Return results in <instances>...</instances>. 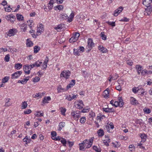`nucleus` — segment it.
Returning <instances> with one entry per match:
<instances>
[{"label": "nucleus", "mask_w": 152, "mask_h": 152, "mask_svg": "<svg viewBox=\"0 0 152 152\" xmlns=\"http://www.w3.org/2000/svg\"><path fill=\"white\" fill-rule=\"evenodd\" d=\"M74 14L73 12H72L69 16L68 17L66 14L62 13L61 14L60 17L62 19H67V21L68 22H72L74 17Z\"/></svg>", "instance_id": "obj_1"}, {"label": "nucleus", "mask_w": 152, "mask_h": 152, "mask_svg": "<svg viewBox=\"0 0 152 152\" xmlns=\"http://www.w3.org/2000/svg\"><path fill=\"white\" fill-rule=\"evenodd\" d=\"M94 138V137H92L89 140L86 139L83 142L86 148H88L91 147L93 143Z\"/></svg>", "instance_id": "obj_2"}, {"label": "nucleus", "mask_w": 152, "mask_h": 152, "mask_svg": "<svg viewBox=\"0 0 152 152\" xmlns=\"http://www.w3.org/2000/svg\"><path fill=\"white\" fill-rule=\"evenodd\" d=\"M71 73L68 70H64L60 74V78H64L66 79H68Z\"/></svg>", "instance_id": "obj_3"}, {"label": "nucleus", "mask_w": 152, "mask_h": 152, "mask_svg": "<svg viewBox=\"0 0 152 152\" xmlns=\"http://www.w3.org/2000/svg\"><path fill=\"white\" fill-rule=\"evenodd\" d=\"M37 33L35 34H34L35 37L40 35L44 31V26L42 24H38L37 26Z\"/></svg>", "instance_id": "obj_4"}, {"label": "nucleus", "mask_w": 152, "mask_h": 152, "mask_svg": "<svg viewBox=\"0 0 152 152\" xmlns=\"http://www.w3.org/2000/svg\"><path fill=\"white\" fill-rule=\"evenodd\" d=\"M80 36V34L79 33L75 32V34L69 39V42H76Z\"/></svg>", "instance_id": "obj_5"}, {"label": "nucleus", "mask_w": 152, "mask_h": 152, "mask_svg": "<svg viewBox=\"0 0 152 152\" xmlns=\"http://www.w3.org/2000/svg\"><path fill=\"white\" fill-rule=\"evenodd\" d=\"M80 113L79 111H73L71 112V115L75 119L77 120L80 117Z\"/></svg>", "instance_id": "obj_6"}, {"label": "nucleus", "mask_w": 152, "mask_h": 152, "mask_svg": "<svg viewBox=\"0 0 152 152\" xmlns=\"http://www.w3.org/2000/svg\"><path fill=\"white\" fill-rule=\"evenodd\" d=\"M17 32V30L15 28L11 29L7 32V35L9 37H11L14 35Z\"/></svg>", "instance_id": "obj_7"}, {"label": "nucleus", "mask_w": 152, "mask_h": 152, "mask_svg": "<svg viewBox=\"0 0 152 152\" xmlns=\"http://www.w3.org/2000/svg\"><path fill=\"white\" fill-rule=\"evenodd\" d=\"M75 107L79 109H81L83 108L84 106L83 102L82 100L77 101V103L75 105Z\"/></svg>", "instance_id": "obj_8"}, {"label": "nucleus", "mask_w": 152, "mask_h": 152, "mask_svg": "<svg viewBox=\"0 0 152 152\" xmlns=\"http://www.w3.org/2000/svg\"><path fill=\"white\" fill-rule=\"evenodd\" d=\"M22 73L21 71H18L11 75L12 79H15L19 77Z\"/></svg>", "instance_id": "obj_9"}, {"label": "nucleus", "mask_w": 152, "mask_h": 152, "mask_svg": "<svg viewBox=\"0 0 152 152\" xmlns=\"http://www.w3.org/2000/svg\"><path fill=\"white\" fill-rule=\"evenodd\" d=\"M23 70L25 73L29 74L30 73L31 68L29 65H26L23 66Z\"/></svg>", "instance_id": "obj_10"}, {"label": "nucleus", "mask_w": 152, "mask_h": 152, "mask_svg": "<svg viewBox=\"0 0 152 152\" xmlns=\"http://www.w3.org/2000/svg\"><path fill=\"white\" fill-rule=\"evenodd\" d=\"M123 9L122 7H120L118 9L114 11V15L115 16H117L118 14L122 12Z\"/></svg>", "instance_id": "obj_11"}, {"label": "nucleus", "mask_w": 152, "mask_h": 152, "mask_svg": "<svg viewBox=\"0 0 152 152\" xmlns=\"http://www.w3.org/2000/svg\"><path fill=\"white\" fill-rule=\"evenodd\" d=\"M139 135L141 139V142H144L147 137V135L144 133H140Z\"/></svg>", "instance_id": "obj_12"}, {"label": "nucleus", "mask_w": 152, "mask_h": 152, "mask_svg": "<svg viewBox=\"0 0 152 152\" xmlns=\"http://www.w3.org/2000/svg\"><path fill=\"white\" fill-rule=\"evenodd\" d=\"M143 4L146 7L151 6V4L152 2L151 0H143Z\"/></svg>", "instance_id": "obj_13"}, {"label": "nucleus", "mask_w": 152, "mask_h": 152, "mask_svg": "<svg viewBox=\"0 0 152 152\" xmlns=\"http://www.w3.org/2000/svg\"><path fill=\"white\" fill-rule=\"evenodd\" d=\"M130 101L132 105H137L138 104V101L133 97L130 98Z\"/></svg>", "instance_id": "obj_14"}, {"label": "nucleus", "mask_w": 152, "mask_h": 152, "mask_svg": "<svg viewBox=\"0 0 152 152\" xmlns=\"http://www.w3.org/2000/svg\"><path fill=\"white\" fill-rule=\"evenodd\" d=\"M87 42L88 47L92 48L93 47L94 45V44L92 40L91 39H88Z\"/></svg>", "instance_id": "obj_15"}, {"label": "nucleus", "mask_w": 152, "mask_h": 152, "mask_svg": "<svg viewBox=\"0 0 152 152\" xmlns=\"http://www.w3.org/2000/svg\"><path fill=\"white\" fill-rule=\"evenodd\" d=\"M103 110L106 113H112L114 111V109L113 108H103Z\"/></svg>", "instance_id": "obj_16"}, {"label": "nucleus", "mask_w": 152, "mask_h": 152, "mask_svg": "<svg viewBox=\"0 0 152 152\" xmlns=\"http://www.w3.org/2000/svg\"><path fill=\"white\" fill-rule=\"evenodd\" d=\"M98 49L102 53H106L107 50L106 48L101 45H100L99 46Z\"/></svg>", "instance_id": "obj_17"}, {"label": "nucleus", "mask_w": 152, "mask_h": 152, "mask_svg": "<svg viewBox=\"0 0 152 152\" xmlns=\"http://www.w3.org/2000/svg\"><path fill=\"white\" fill-rule=\"evenodd\" d=\"M75 83V80H71V82L68 84L67 86V89H68L69 88L71 87L72 86H74Z\"/></svg>", "instance_id": "obj_18"}, {"label": "nucleus", "mask_w": 152, "mask_h": 152, "mask_svg": "<svg viewBox=\"0 0 152 152\" xmlns=\"http://www.w3.org/2000/svg\"><path fill=\"white\" fill-rule=\"evenodd\" d=\"M109 91L108 90L106 89L105 90L103 94V96L105 98H107L109 96Z\"/></svg>", "instance_id": "obj_19"}, {"label": "nucleus", "mask_w": 152, "mask_h": 152, "mask_svg": "<svg viewBox=\"0 0 152 152\" xmlns=\"http://www.w3.org/2000/svg\"><path fill=\"white\" fill-rule=\"evenodd\" d=\"M50 100L51 98L50 96L45 97L43 99L42 103L44 104L48 103V101H50Z\"/></svg>", "instance_id": "obj_20"}, {"label": "nucleus", "mask_w": 152, "mask_h": 152, "mask_svg": "<svg viewBox=\"0 0 152 152\" xmlns=\"http://www.w3.org/2000/svg\"><path fill=\"white\" fill-rule=\"evenodd\" d=\"M31 141V139L29 137L27 136H26L23 139V141L24 142L26 143V144H27L28 143H30Z\"/></svg>", "instance_id": "obj_21"}, {"label": "nucleus", "mask_w": 152, "mask_h": 152, "mask_svg": "<svg viewBox=\"0 0 152 152\" xmlns=\"http://www.w3.org/2000/svg\"><path fill=\"white\" fill-rule=\"evenodd\" d=\"M136 68L137 71V73L138 75H140L141 72V71L142 70V66L138 65H136Z\"/></svg>", "instance_id": "obj_22"}, {"label": "nucleus", "mask_w": 152, "mask_h": 152, "mask_svg": "<svg viewBox=\"0 0 152 152\" xmlns=\"http://www.w3.org/2000/svg\"><path fill=\"white\" fill-rule=\"evenodd\" d=\"M145 10L146 13H147L148 15H149L151 14L152 11L151 7V6L147 7Z\"/></svg>", "instance_id": "obj_23"}, {"label": "nucleus", "mask_w": 152, "mask_h": 152, "mask_svg": "<svg viewBox=\"0 0 152 152\" xmlns=\"http://www.w3.org/2000/svg\"><path fill=\"white\" fill-rule=\"evenodd\" d=\"M98 135L99 137H102L104 134V133L103 130L102 129H100L97 132Z\"/></svg>", "instance_id": "obj_24"}, {"label": "nucleus", "mask_w": 152, "mask_h": 152, "mask_svg": "<svg viewBox=\"0 0 152 152\" xmlns=\"http://www.w3.org/2000/svg\"><path fill=\"white\" fill-rule=\"evenodd\" d=\"M62 25L61 24L58 25L56 27L54 28V29L60 32L63 28Z\"/></svg>", "instance_id": "obj_25"}, {"label": "nucleus", "mask_w": 152, "mask_h": 152, "mask_svg": "<svg viewBox=\"0 0 152 152\" xmlns=\"http://www.w3.org/2000/svg\"><path fill=\"white\" fill-rule=\"evenodd\" d=\"M33 43L29 39H28L26 41V45L28 47H31L33 45Z\"/></svg>", "instance_id": "obj_26"}, {"label": "nucleus", "mask_w": 152, "mask_h": 152, "mask_svg": "<svg viewBox=\"0 0 152 152\" xmlns=\"http://www.w3.org/2000/svg\"><path fill=\"white\" fill-rule=\"evenodd\" d=\"M27 28L26 24L23 23L21 25L20 28L22 31H25L26 30Z\"/></svg>", "instance_id": "obj_27"}, {"label": "nucleus", "mask_w": 152, "mask_h": 152, "mask_svg": "<svg viewBox=\"0 0 152 152\" xmlns=\"http://www.w3.org/2000/svg\"><path fill=\"white\" fill-rule=\"evenodd\" d=\"M16 17L18 20L19 21H22L23 19V17L21 15L19 14H17L16 15Z\"/></svg>", "instance_id": "obj_28"}, {"label": "nucleus", "mask_w": 152, "mask_h": 152, "mask_svg": "<svg viewBox=\"0 0 152 152\" xmlns=\"http://www.w3.org/2000/svg\"><path fill=\"white\" fill-rule=\"evenodd\" d=\"M28 25L29 26L31 29L32 28L33 25H34L32 20H29L27 21Z\"/></svg>", "instance_id": "obj_29"}, {"label": "nucleus", "mask_w": 152, "mask_h": 152, "mask_svg": "<svg viewBox=\"0 0 152 152\" xmlns=\"http://www.w3.org/2000/svg\"><path fill=\"white\" fill-rule=\"evenodd\" d=\"M118 102L120 104V107H122L124 104V102L121 97H119L118 98Z\"/></svg>", "instance_id": "obj_30"}, {"label": "nucleus", "mask_w": 152, "mask_h": 152, "mask_svg": "<svg viewBox=\"0 0 152 152\" xmlns=\"http://www.w3.org/2000/svg\"><path fill=\"white\" fill-rule=\"evenodd\" d=\"M100 35L103 40H105L106 39L107 36L104 34V32H102L100 34Z\"/></svg>", "instance_id": "obj_31"}, {"label": "nucleus", "mask_w": 152, "mask_h": 152, "mask_svg": "<svg viewBox=\"0 0 152 152\" xmlns=\"http://www.w3.org/2000/svg\"><path fill=\"white\" fill-rule=\"evenodd\" d=\"M40 47L38 46H35L34 48V53H37L40 50Z\"/></svg>", "instance_id": "obj_32"}, {"label": "nucleus", "mask_w": 152, "mask_h": 152, "mask_svg": "<svg viewBox=\"0 0 152 152\" xmlns=\"http://www.w3.org/2000/svg\"><path fill=\"white\" fill-rule=\"evenodd\" d=\"M79 145L80 146L79 149L80 150L83 151L85 150V146L84 144L83 143V142L79 143Z\"/></svg>", "instance_id": "obj_33"}, {"label": "nucleus", "mask_w": 152, "mask_h": 152, "mask_svg": "<svg viewBox=\"0 0 152 152\" xmlns=\"http://www.w3.org/2000/svg\"><path fill=\"white\" fill-rule=\"evenodd\" d=\"M22 66V65L21 64L18 63L16 64L15 65V68L17 69H20Z\"/></svg>", "instance_id": "obj_34"}, {"label": "nucleus", "mask_w": 152, "mask_h": 152, "mask_svg": "<svg viewBox=\"0 0 152 152\" xmlns=\"http://www.w3.org/2000/svg\"><path fill=\"white\" fill-rule=\"evenodd\" d=\"M65 123L64 122H61L59 124V129L60 131L62 128L65 126Z\"/></svg>", "instance_id": "obj_35"}, {"label": "nucleus", "mask_w": 152, "mask_h": 152, "mask_svg": "<svg viewBox=\"0 0 152 152\" xmlns=\"http://www.w3.org/2000/svg\"><path fill=\"white\" fill-rule=\"evenodd\" d=\"M35 115L37 117H41L43 115V113H41L40 111H37L35 113Z\"/></svg>", "instance_id": "obj_36"}, {"label": "nucleus", "mask_w": 152, "mask_h": 152, "mask_svg": "<svg viewBox=\"0 0 152 152\" xmlns=\"http://www.w3.org/2000/svg\"><path fill=\"white\" fill-rule=\"evenodd\" d=\"M137 88L136 87H133L132 88V91L133 92H134V93H136L137 92H138L139 93H140V92H139L140 91V88H138L137 89Z\"/></svg>", "instance_id": "obj_37"}, {"label": "nucleus", "mask_w": 152, "mask_h": 152, "mask_svg": "<svg viewBox=\"0 0 152 152\" xmlns=\"http://www.w3.org/2000/svg\"><path fill=\"white\" fill-rule=\"evenodd\" d=\"M82 75L84 77H88L89 76L88 73L86 71H82Z\"/></svg>", "instance_id": "obj_38"}, {"label": "nucleus", "mask_w": 152, "mask_h": 152, "mask_svg": "<svg viewBox=\"0 0 152 152\" xmlns=\"http://www.w3.org/2000/svg\"><path fill=\"white\" fill-rule=\"evenodd\" d=\"M60 109L61 110V114L64 115H65V113L66 110V109L62 107H61Z\"/></svg>", "instance_id": "obj_39"}, {"label": "nucleus", "mask_w": 152, "mask_h": 152, "mask_svg": "<svg viewBox=\"0 0 152 152\" xmlns=\"http://www.w3.org/2000/svg\"><path fill=\"white\" fill-rule=\"evenodd\" d=\"M27 104L26 102H23L22 103V109H25L27 107Z\"/></svg>", "instance_id": "obj_40"}, {"label": "nucleus", "mask_w": 152, "mask_h": 152, "mask_svg": "<svg viewBox=\"0 0 152 152\" xmlns=\"http://www.w3.org/2000/svg\"><path fill=\"white\" fill-rule=\"evenodd\" d=\"M93 148L96 152H101V149L100 148H98L97 146H94L93 147Z\"/></svg>", "instance_id": "obj_41"}, {"label": "nucleus", "mask_w": 152, "mask_h": 152, "mask_svg": "<svg viewBox=\"0 0 152 152\" xmlns=\"http://www.w3.org/2000/svg\"><path fill=\"white\" fill-rule=\"evenodd\" d=\"M35 65L36 66V67H39L40 66V65L42 64V62H40L39 61H37L35 62Z\"/></svg>", "instance_id": "obj_42"}, {"label": "nucleus", "mask_w": 152, "mask_h": 152, "mask_svg": "<svg viewBox=\"0 0 152 152\" xmlns=\"http://www.w3.org/2000/svg\"><path fill=\"white\" fill-rule=\"evenodd\" d=\"M8 7L7 8L4 7L5 10L7 12H10L11 10H12V8L10 7V5H7Z\"/></svg>", "instance_id": "obj_43"}, {"label": "nucleus", "mask_w": 152, "mask_h": 152, "mask_svg": "<svg viewBox=\"0 0 152 152\" xmlns=\"http://www.w3.org/2000/svg\"><path fill=\"white\" fill-rule=\"evenodd\" d=\"M86 121V118L85 117L81 118L80 119V122L81 124H83L85 123Z\"/></svg>", "instance_id": "obj_44"}, {"label": "nucleus", "mask_w": 152, "mask_h": 152, "mask_svg": "<svg viewBox=\"0 0 152 152\" xmlns=\"http://www.w3.org/2000/svg\"><path fill=\"white\" fill-rule=\"evenodd\" d=\"M9 80V77H5L2 80V83H5L8 81Z\"/></svg>", "instance_id": "obj_45"}, {"label": "nucleus", "mask_w": 152, "mask_h": 152, "mask_svg": "<svg viewBox=\"0 0 152 152\" xmlns=\"http://www.w3.org/2000/svg\"><path fill=\"white\" fill-rule=\"evenodd\" d=\"M10 56L9 54H7L5 57L4 60L6 62H8L9 61L10 58Z\"/></svg>", "instance_id": "obj_46"}, {"label": "nucleus", "mask_w": 152, "mask_h": 152, "mask_svg": "<svg viewBox=\"0 0 152 152\" xmlns=\"http://www.w3.org/2000/svg\"><path fill=\"white\" fill-rule=\"evenodd\" d=\"M148 71L146 69H144L143 70H142L141 72V75L144 76L145 75V74H148Z\"/></svg>", "instance_id": "obj_47"}, {"label": "nucleus", "mask_w": 152, "mask_h": 152, "mask_svg": "<svg viewBox=\"0 0 152 152\" xmlns=\"http://www.w3.org/2000/svg\"><path fill=\"white\" fill-rule=\"evenodd\" d=\"M144 112L146 113L149 114L151 112V110L149 109L145 108L143 109Z\"/></svg>", "instance_id": "obj_48"}, {"label": "nucleus", "mask_w": 152, "mask_h": 152, "mask_svg": "<svg viewBox=\"0 0 152 152\" xmlns=\"http://www.w3.org/2000/svg\"><path fill=\"white\" fill-rule=\"evenodd\" d=\"M89 115L90 118H94L95 115L94 113L92 111L90 112L89 113Z\"/></svg>", "instance_id": "obj_49"}, {"label": "nucleus", "mask_w": 152, "mask_h": 152, "mask_svg": "<svg viewBox=\"0 0 152 152\" xmlns=\"http://www.w3.org/2000/svg\"><path fill=\"white\" fill-rule=\"evenodd\" d=\"M140 90L139 92L140 93H139L138 94L140 95L143 96L144 95V89L142 88H140Z\"/></svg>", "instance_id": "obj_50"}, {"label": "nucleus", "mask_w": 152, "mask_h": 152, "mask_svg": "<svg viewBox=\"0 0 152 152\" xmlns=\"http://www.w3.org/2000/svg\"><path fill=\"white\" fill-rule=\"evenodd\" d=\"M53 4H54V3H52L51 2L50 3V2H49L48 4V8L49 9V10H51L52 9L53 7Z\"/></svg>", "instance_id": "obj_51"}, {"label": "nucleus", "mask_w": 152, "mask_h": 152, "mask_svg": "<svg viewBox=\"0 0 152 152\" xmlns=\"http://www.w3.org/2000/svg\"><path fill=\"white\" fill-rule=\"evenodd\" d=\"M65 99L69 101H71L72 100V96L71 95H66V96Z\"/></svg>", "instance_id": "obj_52"}, {"label": "nucleus", "mask_w": 152, "mask_h": 152, "mask_svg": "<svg viewBox=\"0 0 152 152\" xmlns=\"http://www.w3.org/2000/svg\"><path fill=\"white\" fill-rule=\"evenodd\" d=\"M40 79L39 77H36L34 78L33 82L34 83L37 82L39 81Z\"/></svg>", "instance_id": "obj_53"}, {"label": "nucleus", "mask_w": 152, "mask_h": 152, "mask_svg": "<svg viewBox=\"0 0 152 152\" xmlns=\"http://www.w3.org/2000/svg\"><path fill=\"white\" fill-rule=\"evenodd\" d=\"M107 23L110 25L111 26L113 27L115 26V22H111L110 21H108Z\"/></svg>", "instance_id": "obj_54"}, {"label": "nucleus", "mask_w": 152, "mask_h": 152, "mask_svg": "<svg viewBox=\"0 0 152 152\" xmlns=\"http://www.w3.org/2000/svg\"><path fill=\"white\" fill-rule=\"evenodd\" d=\"M26 80H25L24 79L23 80H19L18 81V83H21V84H26Z\"/></svg>", "instance_id": "obj_55"}, {"label": "nucleus", "mask_w": 152, "mask_h": 152, "mask_svg": "<svg viewBox=\"0 0 152 152\" xmlns=\"http://www.w3.org/2000/svg\"><path fill=\"white\" fill-rule=\"evenodd\" d=\"M40 94L39 92L36 93L35 94H33L32 96L33 98H36L37 97H38L40 98Z\"/></svg>", "instance_id": "obj_56"}, {"label": "nucleus", "mask_w": 152, "mask_h": 152, "mask_svg": "<svg viewBox=\"0 0 152 152\" xmlns=\"http://www.w3.org/2000/svg\"><path fill=\"white\" fill-rule=\"evenodd\" d=\"M31 110L30 109H28L27 110H25L24 111V113L25 114H29L31 113Z\"/></svg>", "instance_id": "obj_57"}, {"label": "nucleus", "mask_w": 152, "mask_h": 152, "mask_svg": "<svg viewBox=\"0 0 152 152\" xmlns=\"http://www.w3.org/2000/svg\"><path fill=\"white\" fill-rule=\"evenodd\" d=\"M51 135L52 136V138L53 139V137H55L56 136V132L53 131L51 132Z\"/></svg>", "instance_id": "obj_58"}, {"label": "nucleus", "mask_w": 152, "mask_h": 152, "mask_svg": "<svg viewBox=\"0 0 152 152\" xmlns=\"http://www.w3.org/2000/svg\"><path fill=\"white\" fill-rule=\"evenodd\" d=\"M79 50L76 49H74V53L75 55H78L79 54Z\"/></svg>", "instance_id": "obj_59"}, {"label": "nucleus", "mask_w": 152, "mask_h": 152, "mask_svg": "<svg viewBox=\"0 0 152 152\" xmlns=\"http://www.w3.org/2000/svg\"><path fill=\"white\" fill-rule=\"evenodd\" d=\"M142 119H137L136 121V122L137 124L141 125L142 124Z\"/></svg>", "instance_id": "obj_60"}, {"label": "nucleus", "mask_w": 152, "mask_h": 152, "mask_svg": "<svg viewBox=\"0 0 152 152\" xmlns=\"http://www.w3.org/2000/svg\"><path fill=\"white\" fill-rule=\"evenodd\" d=\"M118 77V75L116 74H115V75L112 76V80H116Z\"/></svg>", "instance_id": "obj_61"}, {"label": "nucleus", "mask_w": 152, "mask_h": 152, "mask_svg": "<svg viewBox=\"0 0 152 152\" xmlns=\"http://www.w3.org/2000/svg\"><path fill=\"white\" fill-rule=\"evenodd\" d=\"M129 19L127 18H126L125 17L123 18H122L120 20V21H124V22H128L129 21Z\"/></svg>", "instance_id": "obj_62"}, {"label": "nucleus", "mask_w": 152, "mask_h": 152, "mask_svg": "<svg viewBox=\"0 0 152 152\" xmlns=\"http://www.w3.org/2000/svg\"><path fill=\"white\" fill-rule=\"evenodd\" d=\"M42 69H44L46 68L47 67V64L44 62L42 65Z\"/></svg>", "instance_id": "obj_63"}, {"label": "nucleus", "mask_w": 152, "mask_h": 152, "mask_svg": "<svg viewBox=\"0 0 152 152\" xmlns=\"http://www.w3.org/2000/svg\"><path fill=\"white\" fill-rule=\"evenodd\" d=\"M56 7L59 10H62L63 8V6L61 5H58Z\"/></svg>", "instance_id": "obj_64"}]
</instances>
